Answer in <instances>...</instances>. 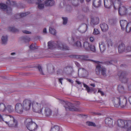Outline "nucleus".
Here are the masks:
<instances>
[{"label": "nucleus", "mask_w": 131, "mask_h": 131, "mask_svg": "<svg viewBox=\"0 0 131 131\" xmlns=\"http://www.w3.org/2000/svg\"><path fill=\"white\" fill-rule=\"evenodd\" d=\"M47 70H48V72L49 73H52V72H51V71H50V70H49L48 69H47Z\"/></svg>", "instance_id": "nucleus-64"}, {"label": "nucleus", "mask_w": 131, "mask_h": 131, "mask_svg": "<svg viewBox=\"0 0 131 131\" xmlns=\"http://www.w3.org/2000/svg\"><path fill=\"white\" fill-rule=\"evenodd\" d=\"M66 80L68 81L71 84H73V80L68 78H66Z\"/></svg>", "instance_id": "nucleus-50"}, {"label": "nucleus", "mask_w": 131, "mask_h": 131, "mask_svg": "<svg viewBox=\"0 0 131 131\" xmlns=\"http://www.w3.org/2000/svg\"><path fill=\"white\" fill-rule=\"evenodd\" d=\"M68 40L69 43L73 45L75 40V38L73 37H69L68 38Z\"/></svg>", "instance_id": "nucleus-30"}, {"label": "nucleus", "mask_w": 131, "mask_h": 131, "mask_svg": "<svg viewBox=\"0 0 131 131\" xmlns=\"http://www.w3.org/2000/svg\"><path fill=\"white\" fill-rule=\"evenodd\" d=\"M118 89L119 92L122 93L124 91V88L123 86L119 85L118 86Z\"/></svg>", "instance_id": "nucleus-42"}, {"label": "nucleus", "mask_w": 131, "mask_h": 131, "mask_svg": "<svg viewBox=\"0 0 131 131\" xmlns=\"http://www.w3.org/2000/svg\"><path fill=\"white\" fill-rule=\"evenodd\" d=\"M86 89L88 93L90 91L91 89L88 86L86 88Z\"/></svg>", "instance_id": "nucleus-53"}, {"label": "nucleus", "mask_w": 131, "mask_h": 131, "mask_svg": "<svg viewBox=\"0 0 131 131\" xmlns=\"http://www.w3.org/2000/svg\"><path fill=\"white\" fill-rule=\"evenodd\" d=\"M54 2L53 0H46L45 3V5L52 6L54 4Z\"/></svg>", "instance_id": "nucleus-27"}, {"label": "nucleus", "mask_w": 131, "mask_h": 131, "mask_svg": "<svg viewBox=\"0 0 131 131\" xmlns=\"http://www.w3.org/2000/svg\"><path fill=\"white\" fill-rule=\"evenodd\" d=\"M114 61L113 60H111L110 61H107L106 62H99L98 61H94V62L97 63H99L103 64L104 63L105 64H106L107 65H111V64H113V62Z\"/></svg>", "instance_id": "nucleus-23"}, {"label": "nucleus", "mask_w": 131, "mask_h": 131, "mask_svg": "<svg viewBox=\"0 0 131 131\" xmlns=\"http://www.w3.org/2000/svg\"><path fill=\"white\" fill-rule=\"evenodd\" d=\"M112 99L115 107H118L120 106V97H114L112 98Z\"/></svg>", "instance_id": "nucleus-12"}, {"label": "nucleus", "mask_w": 131, "mask_h": 131, "mask_svg": "<svg viewBox=\"0 0 131 131\" xmlns=\"http://www.w3.org/2000/svg\"><path fill=\"white\" fill-rule=\"evenodd\" d=\"M8 30L12 32H18V30L17 29L13 27H9L8 28Z\"/></svg>", "instance_id": "nucleus-39"}, {"label": "nucleus", "mask_w": 131, "mask_h": 131, "mask_svg": "<svg viewBox=\"0 0 131 131\" xmlns=\"http://www.w3.org/2000/svg\"><path fill=\"white\" fill-rule=\"evenodd\" d=\"M62 19L63 20V24L64 25L66 24L67 22L68 19L66 17H62Z\"/></svg>", "instance_id": "nucleus-48"}, {"label": "nucleus", "mask_w": 131, "mask_h": 131, "mask_svg": "<svg viewBox=\"0 0 131 131\" xmlns=\"http://www.w3.org/2000/svg\"><path fill=\"white\" fill-rule=\"evenodd\" d=\"M89 49L91 51L94 52H95L96 51L95 46L92 45H90Z\"/></svg>", "instance_id": "nucleus-44"}, {"label": "nucleus", "mask_w": 131, "mask_h": 131, "mask_svg": "<svg viewBox=\"0 0 131 131\" xmlns=\"http://www.w3.org/2000/svg\"><path fill=\"white\" fill-rule=\"evenodd\" d=\"M6 110V106L3 103H0V111L4 112Z\"/></svg>", "instance_id": "nucleus-36"}, {"label": "nucleus", "mask_w": 131, "mask_h": 131, "mask_svg": "<svg viewBox=\"0 0 131 131\" xmlns=\"http://www.w3.org/2000/svg\"><path fill=\"white\" fill-rule=\"evenodd\" d=\"M6 110H7L9 113H11L14 111V109L12 106L11 105H8L6 107Z\"/></svg>", "instance_id": "nucleus-31"}, {"label": "nucleus", "mask_w": 131, "mask_h": 131, "mask_svg": "<svg viewBox=\"0 0 131 131\" xmlns=\"http://www.w3.org/2000/svg\"><path fill=\"white\" fill-rule=\"evenodd\" d=\"M90 85L93 87H95V84L94 83H92L90 84Z\"/></svg>", "instance_id": "nucleus-61"}, {"label": "nucleus", "mask_w": 131, "mask_h": 131, "mask_svg": "<svg viewBox=\"0 0 131 131\" xmlns=\"http://www.w3.org/2000/svg\"><path fill=\"white\" fill-rule=\"evenodd\" d=\"M47 30L46 28H45L43 30V33H46Z\"/></svg>", "instance_id": "nucleus-62"}, {"label": "nucleus", "mask_w": 131, "mask_h": 131, "mask_svg": "<svg viewBox=\"0 0 131 131\" xmlns=\"http://www.w3.org/2000/svg\"><path fill=\"white\" fill-rule=\"evenodd\" d=\"M59 128L57 126H54L51 128L50 131H59Z\"/></svg>", "instance_id": "nucleus-41"}, {"label": "nucleus", "mask_w": 131, "mask_h": 131, "mask_svg": "<svg viewBox=\"0 0 131 131\" xmlns=\"http://www.w3.org/2000/svg\"><path fill=\"white\" fill-rule=\"evenodd\" d=\"M37 67L40 74L42 75H44L45 74L43 71L41 66L39 64Z\"/></svg>", "instance_id": "nucleus-40"}, {"label": "nucleus", "mask_w": 131, "mask_h": 131, "mask_svg": "<svg viewBox=\"0 0 131 131\" xmlns=\"http://www.w3.org/2000/svg\"><path fill=\"white\" fill-rule=\"evenodd\" d=\"M131 51V46H127L125 49V51L129 52Z\"/></svg>", "instance_id": "nucleus-46"}, {"label": "nucleus", "mask_w": 131, "mask_h": 131, "mask_svg": "<svg viewBox=\"0 0 131 131\" xmlns=\"http://www.w3.org/2000/svg\"><path fill=\"white\" fill-rule=\"evenodd\" d=\"M125 121L119 119L117 121V125L119 127L124 128L125 126Z\"/></svg>", "instance_id": "nucleus-26"}, {"label": "nucleus", "mask_w": 131, "mask_h": 131, "mask_svg": "<svg viewBox=\"0 0 131 131\" xmlns=\"http://www.w3.org/2000/svg\"><path fill=\"white\" fill-rule=\"evenodd\" d=\"M73 57L79 60H85L86 58L85 56H78L76 55H73Z\"/></svg>", "instance_id": "nucleus-24"}, {"label": "nucleus", "mask_w": 131, "mask_h": 131, "mask_svg": "<svg viewBox=\"0 0 131 131\" xmlns=\"http://www.w3.org/2000/svg\"><path fill=\"white\" fill-rule=\"evenodd\" d=\"M73 46L78 48L81 47L82 46L81 41L78 40L77 41L75 42H74Z\"/></svg>", "instance_id": "nucleus-33"}, {"label": "nucleus", "mask_w": 131, "mask_h": 131, "mask_svg": "<svg viewBox=\"0 0 131 131\" xmlns=\"http://www.w3.org/2000/svg\"><path fill=\"white\" fill-rule=\"evenodd\" d=\"M106 124L110 127L113 126L114 124L112 119L109 118H106L105 120Z\"/></svg>", "instance_id": "nucleus-16"}, {"label": "nucleus", "mask_w": 131, "mask_h": 131, "mask_svg": "<svg viewBox=\"0 0 131 131\" xmlns=\"http://www.w3.org/2000/svg\"><path fill=\"white\" fill-rule=\"evenodd\" d=\"M122 29L123 30L126 29L128 32H131V22L128 23L126 20H121L120 21Z\"/></svg>", "instance_id": "nucleus-5"}, {"label": "nucleus", "mask_w": 131, "mask_h": 131, "mask_svg": "<svg viewBox=\"0 0 131 131\" xmlns=\"http://www.w3.org/2000/svg\"><path fill=\"white\" fill-rule=\"evenodd\" d=\"M79 73L80 72L81 74L83 75H85L87 74V71L84 69L80 68L78 69Z\"/></svg>", "instance_id": "nucleus-29"}, {"label": "nucleus", "mask_w": 131, "mask_h": 131, "mask_svg": "<svg viewBox=\"0 0 131 131\" xmlns=\"http://www.w3.org/2000/svg\"><path fill=\"white\" fill-rule=\"evenodd\" d=\"M125 45L122 43L121 44L119 45L118 47V52L119 53H121L123 52L125 49Z\"/></svg>", "instance_id": "nucleus-21"}, {"label": "nucleus", "mask_w": 131, "mask_h": 131, "mask_svg": "<svg viewBox=\"0 0 131 131\" xmlns=\"http://www.w3.org/2000/svg\"><path fill=\"white\" fill-rule=\"evenodd\" d=\"M57 47L59 49L63 50H69V47L65 44H63L61 42L58 41L57 45Z\"/></svg>", "instance_id": "nucleus-11"}, {"label": "nucleus", "mask_w": 131, "mask_h": 131, "mask_svg": "<svg viewBox=\"0 0 131 131\" xmlns=\"http://www.w3.org/2000/svg\"><path fill=\"white\" fill-rule=\"evenodd\" d=\"M98 92L100 93L102 96H103L104 95V93L100 90H98Z\"/></svg>", "instance_id": "nucleus-51"}, {"label": "nucleus", "mask_w": 131, "mask_h": 131, "mask_svg": "<svg viewBox=\"0 0 131 131\" xmlns=\"http://www.w3.org/2000/svg\"><path fill=\"white\" fill-rule=\"evenodd\" d=\"M94 39L93 37H90V40L91 42L93 41H94Z\"/></svg>", "instance_id": "nucleus-54"}, {"label": "nucleus", "mask_w": 131, "mask_h": 131, "mask_svg": "<svg viewBox=\"0 0 131 131\" xmlns=\"http://www.w3.org/2000/svg\"><path fill=\"white\" fill-rule=\"evenodd\" d=\"M129 101L131 105V96L130 97L128 98Z\"/></svg>", "instance_id": "nucleus-60"}, {"label": "nucleus", "mask_w": 131, "mask_h": 131, "mask_svg": "<svg viewBox=\"0 0 131 131\" xmlns=\"http://www.w3.org/2000/svg\"><path fill=\"white\" fill-rule=\"evenodd\" d=\"M0 8L3 10H5L7 8V6L4 4L1 3L0 4Z\"/></svg>", "instance_id": "nucleus-43"}, {"label": "nucleus", "mask_w": 131, "mask_h": 131, "mask_svg": "<svg viewBox=\"0 0 131 131\" xmlns=\"http://www.w3.org/2000/svg\"><path fill=\"white\" fill-rule=\"evenodd\" d=\"M113 45V43L112 41L111 40H109L107 42V46L109 47L110 46H112Z\"/></svg>", "instance_id": "nucleus-49"}, {"label": "nucleus", "mask_w": 131, "mask_h": 131, "mask_svg": "<svg viewBox=\"0 0 131 131\" xmlns=\"http://www.w3.org/2000/svg\"><path fill=\"white\" fill-rule=\"evenodd\" d=\"M90 46V44L87 41L84 42L83 43V47L87 50H89Z\"/></svg>", "instance_id": "nucleus-28"}, {"label": "nucleus", "mask_w": 131, "mask_h": 131, "mask_svg": "<svg viewBox=\"0 0 131 131\" xmlns=\"http://www.w3.org/2000/svg\"><path fill=\"white\" fill-rule=\"evenodd\" d=\"M93 33H99V31L98 29H94Z\"/></svg>", "instance_id": "nucleus-52"}, {"label": "nucleus", "mask_w": 131, "mask_h": 131, "mask_svg": "<svg viewBox=\"0 0 131 131\" xmlns=\"http://www.w3.org/2000/svg\"><path fill=\"white\" fill-rule=\"evenodd\" d=\"M15 111L17 113L21 114L24 112V108L21 103H18L15 105Z\"/></svg>", "instance_id": "nucleus-10"}, {"label": "nucleus", "mask_w": 131, "mask_h": 131, "mask_svg": "<svg viewBox=\"0 0 131 131\" xmlns=\"http://www.w3.org/2000/svg\"><path fill=\"white\" fill-rule=\"evenodd\" d=\"M100 27L102 31L104 32L106 31L108 29V25L105 23L101 24L100 25Z\"/></svg>", "instance_id": "nucleus-22"}, {"label": "nucleus", "mask_w": 131, "mask_h": 131, "mask_svg": "<svg viewBox=\"0 0 131 131\" xmlns=\"http://www.w3.org/2000/svg\"><path fill=\"white\" fill-rule=\"evenodd\" d=\"M75 64L76 65V66L78 67H79L80 66V64L77 62H75Z\"/></svg>", "instance_id": "nucleus-58"}, {"label": "nucleus", "mask_w": 131, "mask_h": 131, "mask_svg": "<svg viewBox=\"0 0 131 131\" xmlns=\"http://www.w3.org/2000/svg\"><path fill=\"white\" fill-rule=\"evenodd\" d=\"M58 42L56 44H55L54 42L52 41H50L48 42V47L49 49H52L55 48L56 47H57Z\"/></svg>", "instance_id": "nucleus-17"}, {"label": "nucleus", "mask_w": 131, "mask_h": 131, "mask_svg": "<svg viewBox=\"0 0 131 131\" xmlns=\"http://www.w3.org/2000/svg\"><path fill=\"white\" fill-rule=\"evenodd\" d=\"M60 103L63 105L66 111L79 112L80 111L79 108H77L73 106V105L67 101L63 100L60 101Z\"/></svg>", "instance_id": "nucleus-2"}, {"label": "nucleus", "mask_w": 131, "mask_h": 131, "mask_svg": "<svg viewBox=\"0 0 131 131\" xmlns=\"http://www.w3.org/2000/svg\"><path fill=\"white\" fill-rule=\"evenodd\" d=\"M38 47L36 46V44H31L29 46L30 49L32 50H34L37 49Z\"/></svg>", "instance_id": "nucleus-38"}, {"label": "nucleus", "mask_w": 131, "mask_h": 131, "mask_svg": "<svg viewBox=\"0 0 131 131\" xmlns=\"http://www.w3.org/2000/svg\"><path fill=\"white\" fill-rule=\"evenodd\" d=\"M76 82L78 85H80L81 86V82H80V81L77 80H76Z\"/></svg>", "instance_id": "nucleus-57"}, {"label": "nucleus", "mask_w": 131, "mask_h": 131, "mask_svg": "<svg viewBox=\"0 0 131 131\" xmlns=\"http://www.w3.org/2000/svg\"><path fill=\"white\" fill-rule=\"evenodd\" d=\"M116 3H117L120 5L121 3V1L119 0H116L115 4ZM114 4V3H113L112 0H104V6L107 8H110L113 4Z\"/></svg>", "instance_id": "nucleus-8"}, {"label": "nucleus", "mask_w": 131, "mask_h": 131, "mask_svg": "<svg viewBox=\"0 0 131 131\" xmlns=\"http://www.w3.org/2000/svg\"><path fill=\"white\" fill-rule=\"evenodd\" d=\"M20 39L25 42H28L30 41V38L27 36L22 37L20 38Z\"/></svg>", "instance_id": "nucleus-32"}, {"label": "nucleus", "mask_w": 131, "mask_h": 131, "mask_svg": "<svg viewBox=\"0 0 131 131\" xmlns=\"http://www.w3.org/2000/svg\"><path fill=\"white\" fill-rule=\"evenodd\" d=\"M63 78H60L59 80V82L61 83V84H62V80H63Z\"/></svg>", "instance_id": "nucleus-59"}, {"label": "nucleus", "mask_w": 131, "mask_h": 131, "mask_svg": "<svg viewBox=\"0 0 131 131\" xmlns=\"http://www.w3.org/2000/svg\"><path fill=\"white\" fill-rule=\"evenodd\" d=\"M128 12L130 15H131V7H130L128 9Z\"/></svg>", "instance_id": "nucleus-55"}, {"label": "nucleus", "mask_w": 131, "mask_h": 131, "mask_svg": "<svg viewBox=\"0 0 131 131\" xmlns=\"http://www.w3.org/2000/svg\"><path fill=\"white\" fill-rule=\"evenodd\" d=\"M32 103L31 101L28 99H25L24 100L23 103V106L25 111L29 110L31 107Z\"/></svg>", "instance_id": "nucleus-9"}, {"label": "nucleus", "mask_w": 131, "mask_h": 131, "mask_svg": "<svg viewBox=\"0 0 131 131\" xmlns=\"http://www.w3.org/2000/svg\"><path fill=\"white\" fill-rule=\"evenodd\" d=\"M127 72L125 71H119L118 73L119 79L122 82L125 83L127 82L128 79L126 78Z\"/></svg>", "instance_id": "nucleus-7"}, {"label": "nucleus", "mask_w": 131, "mask_h": 131, "mask_svg": "<svg viewBox=\"0 0 131 131\" xmlns=\"http://www.w3.org/2000/svg\"><path fill=\"white\" fill-rule=\"evenodd\" d=\"M101 0H93V5L94 7L98 8L101 5Z\"/></svg>", "instance_id": "nucleus-20"}, {"label": "nucleus", "mask_w": 131, "mask_h": 131, "mask_svg": "<svg viewBox=\"0 0 131 131\" xmlns=\"http://www.w3.org/2000/svg\"><path fill=\"white\" fill-rule=\"evenodd\" d=\"M5 121V119H4L3 118L2 116L0 114V121Z\"/></svg>", "instance_id": "nucleus-56"}, {"label": "nucleus", "mask_w": 131, "mask_h": 131, "mask_svg": "<svg viewBox=\"0 0 131 131\" xmlns=\"http://www.w3.org/2000/svg\"><path fill=\"white\" fill-rule=\"evenodd\" d=\"M37 2H36V4L38 5V7L39 9H42L44 7V5L41 3V0H37Z\"/></svg>", "instance_id": "nucleus-34"}, {"label": "nucleus", "mask_w": 131, "mask_h": 131, "mask_svg": "<svg viewBox=\"0 0 131 131\" xmlns=\"http://www.w3.org/2000/svg\"><path fill=\"white\" fill-rule=\"evenodd\" d=\"M4 121L9 127L15 128L17 127V121L12 116L8 115L6 116L5 117V121Z\"/></svg>", "instance_id": "nucleus-3"}, {"label": "nucleus", "mask_w": 131, "mask_h": 131, "mask_svg": "<svg viewBox=\"0 0 131 131\" xmlns=\"http://www.w3.org/2000/svg\"><path fill=\"white\" fill-rule=\"evenodd\" d=\"M127 99L124 96L120 97V106L121 107H125L126 105Z\"/></svg>", "instance_id": "nucleus-13"}, {"label": "nucleus", "mask_w": 131, "mask_h": 131, "mask_svg": "<svg viewBox=\"0 0 131 131\" xmlns=\"http://www.w3.org/2000/svg\"><path fill=\"white\" fill-rule=\"evenodd\" d=\"M25 124L27 129L30 131H35L38 128V125L31 118L27 119Z\"/></svg>", "instance_id": "nucleus-4"}, {"label": "nucleus", "mask_w": 131, "mask_h": 131, "mask_svg": "<svg viewBox=\"0 0 131 131\" xmlns=\"http://www.w3.org/2000/svg\"><path fill=\"white\" fill-rule=\"evenodd\" d=\"M8 36L7 35L3 36L1 38V43L2 45H6L7 43Z\"/></svg>", "instance_id": "nucleus-19"}, {"label": "nucleus", "mask_w": 131, "mask_h": 131, "mask_svg": "<svg viewBox=\"0 0 131 131\" xmlns=\"http://www.w3.org/2000/svg\"><path fill=\"white\" fill-rule=\"evenodd\" d=\"M86 125L89 126H93L96 127V125L95 123L93 122L88 121L86 122Z\"/></svg>", "instance_id": "nucleus-37"}, {"label": "nucleus", "mask_w": 131, "mask_h": 131, "mask_svg": "<svg viewBox=\"0 0 131 131\" xmlns=\"http://www.w3.org/2000/svg\"><path fill=\"white\" fill-rule=\"evenodd\" d=\"M124 128H127V131H131V121H125Z\"/></svg>", "instance_id": "nucleus-18"}, {"label": "nucleus", "mask_w": 131, "mask_h": 131, "mask_svg": "<svg viewBox=\"0 0 131 131\" xmlns=\"http://www.w3.org/2000/svg\"><path fill=\"white\" fill-rule=\"evenodd\" d=\"M128 12L126 8L124 6L120 7L118 10V13L120 15L122 16L126 14Z\"/></svg>", "instance_id": "nucleus-15"}, {"label": "nucleus", "mask_w": 131, "mask_h": 131, "mask_svg": "<svg viewBox=\"0 0 131 131\" xmlns=\"http://www.w3.org/2000/svg\"><path fill=\"white\" fill-rule=\"evenodd\" d=\"M95 71L96 72L97 75H98L100 74V72H101V74L104 77H106L107 76L106 74V69L104 67L101 66L99 64H98L96 66Z\"/></svg>", "instance_id": "nucleus-6"}, {"label": "nucleus", "mask_w": 131, "mask_h": 131, "mask_svg": "<svg viewBox=\"0 0 131 131\" xmlns=\"http://www.w3.org/2000/svg\"><path fill=\"white\" fill-rule=\"evenodd\" d=\"M47 104L44 101H41L40 103H32V108L33 111L39 113H42L43 107L47 106Z\"/></svg>", "instance_id": "nucleus-1"}, {"label": "nucleus", "mask_w": 131, "mask_h": 131, "mask_svg": "<svg viewBox=\"0 0 131 131\" xmlns=\"http://www.w3.org/2000/svg\"><path fill=\"white\" fill-rule=\"evenodd\" d=\"M83 85L84 87L85 88H87V87H88V86L86 84L84 83H83Z\"/></svg>", "instance_id": "nucleus-63"}, {"label": "nucleus", "mask_w": 131, "mask_h": 131, "mask_svg": "<svg viewBox=\"0 0 131 131\" xmlns=\"http://www.w3.org/2000/svg\"><path fill=\"white\" fill-rule=\"evenodd\" d=\"M46 106L43 107L44 110V113L46 117H49L51 115L52 111L50 108Z\"/></svg>", "instance_id": "nucleus-14"}, {"label": "nucleus", "mask_w": 131, "mask_h": 131, "mask_svg": "<svg viewBox=\"0 0 131 131\" xmlns=\"http://www.w3.org/2000/svg\"><path fill=\"white\" fill-rule=\"evenodd\" d=\"M49 30L50 33L56 32V30L55 29L51 27H50L49 28Z\"/></svg>", "instance_id": "nucleus-47"}, {"label": "nucleus", "mask_w": 131, "mask_h": 131, "mask_svg": "<svg viewBox=\"0 0 131 131\" xmlns=\"http://www.w3.org/2000/svg\"><path fill=\"white\" fill-rule=\"evenodd\" d=\"M29 14V12H27L25 13H22L21 14H20L19 15L18 14V15H19L20 16V17H23Z\"/></svg>", "instance_id": "nucleus-45"}, {"label": "nucleus", "mask_w": 131, "mask_h": 131, "mask_svg": "<svg viewBox=\"0 0 131 131\" xmlns=\"http://www.w3.org/2000/svg\"><path fill=\"white\" fill-rule=\"evenodd\" d=\"M92 21L94 24H97L99 23V19L98 17H95L92 19Z\"/></svg>", "instance_id": "nucleus-35"}, {"label": "nucleus", "mask_w": 131, "mask_h": 131, "mask_svg": "<svg viewBox=\"0 0 131 131\" xmlns=\"http://www.w3.org/2000/svg\"><path fill=\"white\" fill-rule=\"evenodd\" d=\"M99 46L100 51L101 53L103 52L106 49V46L103 42H101V44L99 43Z\"/></svg>", "instance_id": "nucleus-25"}]
</instances>
